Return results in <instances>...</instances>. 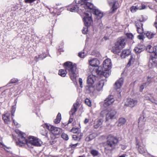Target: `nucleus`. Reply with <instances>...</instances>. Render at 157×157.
I'll list each match as a JSON object with an SVG mask.
<instances>
[{
	"label": "nucleus",
	"instance_id": "f257e3e1",
	"mask_svg": "<svg viewBox=\"0 0 157 157\" xmlns=\"http://www.w3.org/2000/svg\"><path fill=\"white\" fill-rule=\"evenodd\" d=\"M65 70L60 69L59 71V75L62 77H65L67 71L69 72L71 79L73 81H75L76 77V67L75 64H73L70 62H66L64 64Z\"/></svg>",
	"mask_w": 157,
	"mask_h": 157
},
{
	"label": "nucleus",
	"instance_id": "f03ea898",
	"mask_svg": "<svg viewBox=\"0 0 157 157\" xmlns=\"http://www.w3.org/2000/svg\"><path fill=\"white\" fill-rule=\"evenodd\" d=\"M111 60L109 59H106L103 62V67L101 66L98 67L96 72L99 75L107 77L110 73V69L111 68Z\"/></svg>",
	"mask_w": 157,
	"mask_h": 157
},
{
	"label": "nucleus",
	"instance_id": "7ed1b4c3",
	"mask_svg": "<svg viewBox=\"0 0 157 157\" xmlns=\"http://www.w3.org/2000/svg\"><path fill=\"white\" fill-rule=\"evenodd\" d=\"M77 12L79 13L81 16H83V21L86 27H83L82 29V33L84 34L87 33L88 26H90L92 22L91 18V13L90 10H76Z\"/></svg>",
	"mask_w": 157,
	"mask_h": 157
},
{
	"label": "nucleus",
	"instance_id": "20e7f679",
	"mask_svg": "<svg viewBox=\"0 0 157 157\" xmlns=\"http://www.w3.org/2000/svg\"><path fill=\"white\" fill-rule=\"evenodd\" d=\"M88 0H81L79 1V3L78 5L71 6L72 7L70 10H78L79 7L78 6H80L82 7H83L85 9H89L90 10H97L96 7L94 6L93 4L89 2H87Z\"/></svg>",
	"mask_w": 157,
	"mask_h": 157
},
{
	"label": "nucleus",
	"instance_id": "39448f33",
	"mask_svg": "<svg viewBox=\"0 0 157 157\" xmlns=\"http://www.w3.org/2000/svg\"><path fill=\"white\" fill-rule=\"evenodd\" d=\"M25 140L26 143L24 144L23 145L27 144L28 146L30 147L32 146H40L42 143L40 140L33 136H29L28 140L25 138Z\"/></svg>",
	"mask_w": 157,
	"mask_h": 157
},
{
	"label": "nucleus",
	"instance_id": "423d86ee",
	"mask_svg": "<svg viewBox=\"0 0 157 157\" xmlns=\"http://www.w3.org/2000/svg\"><path fill=\"white\" fill-rule=\"evenodd\" d=\"M118 140L116 138L111 136H109L105 146V149L107 150H111L114 148Z\"/></svg>",
	"mask_w": 157,
	"mask_h": 157
},
{
	"label": "nucleus",
	"instance_id": "0eeeda50",
	"mask_svg": "<svg viewBox=\"0 0 157 157\" xmlns=\"http://www.w3.org/2000/svg\"><path fill=\"white\" fill-rule=\"evenodd\" d=\"M104 113H105L106 120L108 121L109 120L116 118L117 112L115 110L109 109L102 111L101 114H102Z\"/></svg>",
	"mask_w": 157,
	"mask_h": 157
},
{
	"label": "nucleus",
	"instance_id": "6e6552de",
	"mask_svg": "<svg viewBox=\"0 0 157 157\" xmlns=\"http://www.w3.org/2000/svg\"><path fill=\"white\" fill-rule=\"evenodd\" d=\"M15 132L19 135L18 141L17 142V144L20 146H22L23 144L26 143L25 140V134L18 130H16Z\"/></svg>",
	"mask_w": 157,
	"mask_h": 157
},
{
	"label": "nucleus",
	"instance_id": "1a4fd4ad",
	"mask_svg": "<svg viewBox=\"0 0 157 157\" xmlns=\"http://www.w3.org/2000/svg\"><path fill=\"white\" fill-rule=\"evenodd\" d=\"M44 127H45L48 129L50 130L53 134L55 135H58L62 132V130L61 128L55 127L48 124H45L44 125Z\"/></svg>",
	"mask_w": 157,
	"mask_h": 157
},
{
	"label": "nucleus",
	"instance_id": "9d476101",
	"mask_svg": "<svg viewBox=\"0 0 157 157\" xmlns=\"http://www.w3.org/2000/svg\"><path fill=\"white\" fill-rule=\"evenodd\" d=\"M146 51L150 53L151 59L153 60L154 59L157 58V53L155 52V48H154L150 45H148L146 48Z\"/></svg>",
	"mask_w": 157,
	"mask_h": 157
},
{
	"label": "nucleus",
	"instance_id": "9b49d317",
	"mask_svg": "<svg viewBox=\"0 0 157 157\" xmlns=\"http://www.w3.org/2000/svg\"><path fill=\"white\" fill-rule=\"evenodd\" d=\"M114 101V99L113 95H109L104 100V106L107 107L112 104Z\"/></svg>",
	"mask_w": 157,
	"mask_h": 157
},
{
	"label": "nucleus",
	"instance_id": "f8f14e48",
	"mask_svg": "<svg viewBox=\"0 0 157 157\" xmlns=\"http://www.w3.org/2000/svg\"><path fill=\"white\" fill-rule=\"evenodd\" d=\"M126 41V38L122 37L119 39L116 43L122 49L124 47Z\"/></svg>",
	"mask_w": 157,
	"mask_h": 157
},
{
	"label": "nucleus",
	"instance_id": "ddd939ff",
	"mask_svg": "<svg viewBox=\"0 0 157 157\" xmlns=\"http://www.w3.org/2000/svg\"><path fill=\"white\" fill-rule=\"evenodd\" d=\"M108 2L110 6H112V10H116L119 6L118 2L115 0H108Z\"/></svg>",
	"mask_w": 157,
	"mask_h": 157
},
{
	"label": "nucleus",
	"instance_id": "4468645a",
	"mask_svg": "<svg viewBox=\"0 0 157 157\" xmlns=\"http://www.w3.org/2000/svg\"><path fill=\"white\" fill-rule=\"evenodd\" d=\"M137 102L136 100L129 98L127 99L126 104L130 107H133L137 105Z\"/></svg>",
	"mask_w": 157,
	"mask_h": 157
},
{
	"label": "nucleus",
	"instance_id": "2eb2a0df",
	"mask_svg": "<svg viewBox=\"0 0 157 157\" xmlns=\"http://www.w3.org/2000/svg\"><path fill=\"white\" fill-rule=\"evenodd\" d=\"M90 65L93 67H97L99 64V62L96 58H93L89 60Z\"/></svg>",
	"mask_w": 157,
	"mask_h": 157
},
{
	"label": "nucleus",
	"instance_id": "dca6fc26",
	"mask_svg": "<svg viewBox=\"0 0 157 157\" xmlns=\"http://www.w3.org/2000/svg\"><path fill=\"white\" fill-rule=\"evenodd\" d=\"M10 116V114L8 113H7L3 115L2 119L5 123L8 124L10 122L11 119Z\"/></svg>",
	"mask_w": 157,
	"mask_h": 157
},
{
	"label": "nucleus",
	"instance_id": "f3484780",
	"mask_svg": "<svg viewBox=\"0 0 157 157\" xmlns=\"http://www.w3.org/2000/svg\"><path fill=\"white\" fill-rule=\"evenodd\" d=\"M95 15L96 18L98 19H101L103 16V13L101 10H92Z\"/></svg>",
	"mask_w": 157,
	"mask_h": 157
},
{
	"label": "nucleus",
	"instance_id": "a211bd4d",
	"mask_svg": "<svg viewBox=\"0 0 157 157\" xmlns=\"http://www.w3.org/2000/svg\"><path fill=\"white\" fill-rule=\"evenodd\" d=\"M78 104L79 103L78 102L73 104V107L69 112V114L70 115L72 116L74 115L75 112L77 111Z\"/></svg>",
	"mask_w": 157,
	"mask_h": 157
},
{
	"label": "nucleus",
	"instance_id": "6ab92c4d",
	"mask_svg": "<svg viewBox=\"0 0 157 157\" xmlns=\"http://www.w3.org/2000/svg\"><path fill=\"white\" fill-rule=\"evenodd\" d=\"M124 79L122 78H120L117 80L115 83V86L116 89H120L123 83Z\"/></svg>",
	"mask_w": 157,
	"mask_h": 157
},
{
	"label": "nucleus",
	"instance_id": "aec40b11",
	"mask_svg": "<svg viewBox=\"0 0 157 157\" xmlns=\"http://www.w3.org/2000/svg\"><path fill=\"white\" fill-rule=\"evenodd\" d=\"M145 49V47L144 45H138L135 48L134 50L136 53L138 54L144 51Z\"/></svg>",
	"mask_w": 157,
	"mask_h": 157
},
{
	"label": "nucleus",
	"instance_id": "412c9836",
	"mask_svg": "<svg viewBox=\"0 0 157 157\" xmlns=\"http://www.w3.org/2000/svg\"><path fill=\"white\" fill-rule=\"evenodd\" d=\"M96 80L95 77L93 75H90L88 77L87 82L88 84L92 85Z\"/></svg>",
	"mask_w": 157,
	"mask_h": 157
},
{
	"label": "nucleus",
	"instance_id": "4be33fe9",
	"mask_svg": "<svg viewBox=\"0 0 157 157\" xmlns=\"http://www.w3.org/2000/svg\"><path fill=\"white\" fill-rule=\"evenodd\" d=\"M126 122V120L125 118L121 117L119 118L117 123V125L118 126H121L125 124Z\"/></svg>",
	"mask_w": 157,
	"mask_h": 157
},
{
	"label": "nucleus",
	"instance_id": "5701e85b",
	"mask_svg": "<svg viewBox=\"0 0 157 157\" xmlns=\"http://www.w3.org/2000/svg\"><path fill=\"white\" fill-rule=\"evenodd\" d=\"M121 49L120 47L116 43L115 45L113 47L112 51L113 53L116 54L119 52Z\"/></svg>",
	"mask_w": 157,
	"mask_h": 157
},
{
	"label": "nucleus",
	"instance_id": "b1692460",
	"mask_svg": "<svg viewBox=\"0 0 157 157\" xmlns=\"http://www.w3.org/2000/svg\"><path fill=\"white\" fill-rule=\"evenodd\" d=\"M147 6H145L144 4H142V5L140 6H133L131 7L130 8V10H137L138 9H139L140 10L144 9H147Z\"/></svg>",
	"mask_w": 157,
	"mask_h": 157
},
{
	"label": "nucleus",
	"instance_id": "393cba45",
	"mask_svg": "<svg viewBox=\"0 0 157 157\" xmlns=\"http://www.w3.org/2000/svg\"><path fill=\"white\" fill-rule=\"evenodd\" d=\"M130 51L129 50H123L121 55V56L122 58L124 59L125 58V57L129 55Z\"/></svg>",
	"mask_w": 157,
	"mask_h": 157
},
{
	"label": "nucleus",
	"instance_id": "a878e982",
	"mask_svg": "<svg viewBox=\"0 0 157 157\" xmlns=\"http://www.w3.org/2000/svg\"><path fill=\"white\" fill-rule=\"evenodd\" d=\"M103 122V120L101 119H99L95 121L94 123V127L95 128H97L101 125Z\"/></svg>",
	"mask_w": 157,
	"mask_h": 157
},
{
	"label": "nucleus",
	"instance_id": "bb28decb",
	"mask_svg": "<svg viewBox=\"0 0 157 157\" xmlns=\"http://www.w3.org/2000/svg\"><path fill=\"white\" fill-rule=\"evenodd\" d=\"M136 144L137 146L138 145L139 147L138 148V150L140 153V154H143L145 152V148L141 146H140L139 145V142L138 141V140L136 138Z\"/></svg>",
	"mask_w": 157,
	"mask_h": 157
},
{
	"label": "nucleus",
	"instance_id": "cd10ccee",
	"mask_svg": "<svg viewBox=\"0 0 157 157\" xmlns=\"http://www.w3.org/2000/svg\"><path fill=\"white\" fill-rule=\"evenodd\" d=\"M144 97L145 100H148L149 101L152 103L155 102V101L153 98L152 95L151 94H146L145 95Z\"/></svg>",
	"mask_w": 157,
	"mask_h": 157
},
{
	"label": "nucleus",
	"instance_id": "c85d7f7f",
	"mask_svg": "<svg viewBox=\"0 0 157 157\" xmlns=\"http://www.w3.org/2000/svg\"><path fill=\"white\" fill-rule=\"evenodd\" d=\"M104 82L103 81L101 80L99 81L96 86V89L97 90L99 91L101 90L104 86Z\"/></svg>",
	"mask_w": 157,
	"mask_h": 157
},
{
	"label": "nucleus",
	"instance_id": "c756f323",
	"mask_svg": "<svg viewBox=\"0 0 157 157\" xmlns=\"http://www.w3.org/2000/svg\"><path fill=\"white\" fill-rule=\"evenodd\" d=\"M96 136V135L94 133L90 134L85 139V140L86 141H90L93 139Z\"/></svg>",
	"mask_w": 157,
	"mask_h": 157
},
{
	"label": "nucleus",
	"instance_id": "7c9ffc66",
	"mask_svg": "<svg viewBox=\"0 0 157 157\" xmlns=\"http://www.w3.org/2000/svg\"><path fill=\"white\" fill-rule=\"evenodd\" d=\"M145 121V120L143 116H141L139 119L138 125L140 126L144 124Z\"/></svg>",
	"mask_w": 157,
	"mask_h": 157
},
{
	"label": "nucleus",
	"instance_id": "2f4dec72",
	"mask_svg": "<svg viewBox=\"0 0 157 157\" xmlns=\"http://www.w3.org/2000/svg\"><path fill=\"white\" fill-rule=\"evenodd\" d=\"M155 34V33L149 31H147L146 33V36L149 39L152 38Z\"/></svg>",
	"mask_w": 157,
	"mask_h": 157
},
{
	"label": "nucleus",
	"instance_id": "473e14b6",
	"mask_svg": "<svg viewBox=\"0 0 157 157\" xmlns=\"http://www.w3.org/2000/svg\"><path fill=\"white\" fill-rule=\"evenodd\" d=\"M142 18H140V19L139 21L140 22H137L136 23V26L137 28V29L140 28V27H142L143 25V24L141 23V22L143 21H144L143 17L142 16Z\"/></svg>",
	"mask_w": 157,
	"mask_h": 157
},
{
	"label": "nucleus",
	"instance_id": "72a5a7b5",
	"mask_svg": "<svg viewBox=\"0 0 157 157\" xmlns=\"http://www.w3.org/2000/svg\"><path fill=\"white\" fill-rule=\"evenodd\" d=\"M86 89L89 92H93L95 90V88L92 85L87 86L86 87Z\"/></svg>",
	"mask_w": 157,
	"mask_h": 157
},
{
	"label": "nucleus",
	"instance_id": "f704fd0d",
	"mask_svg": "<svg viewBox=\"0 0 157 157\" xmlns=\"http://www.w3.org/2000/svg\"><path fill=\"white\" fill-rule=\"evenodd\" d=\"M61 115L60 113H59L57 115L56 118L54 120V122L55 123L57 124L59 123L61 120Z\"/></svg>",
	"mask_w": 157,
	"mask_h": 157
},
{
	"label": "nucleus",
	"instance_id": "c9c22d12",
	"mask_svg": "<svg viewBox=\"0 0 157 157\" xmlns=\"http://www.w3.org/2000/svg\"><path fill=\"white\" fill-rule=\"evenodd\" d=\"M149 84V83L148 82H146L142 84L140 86V90L141 92H142L144 89L146 88L147 86Z\"/></svg>",
	"mask_w": 157,
	"mask_h": 157
},
{
	"label": "nucleus",
	"instance_id": "e433bc0d",
	"mask_svg": "<svg viewBox=\"0 0 157 157\" xmlns=\"http://www.w3.org/2000/svg\"><path fill=\"white\" fill-rule=\"evenodd\" d=\"M135 56L132 55L131 56L129 60L128 63L127 64V65L130 66V65L133 63L135 60Z\"/></svg>",
	"mask_w": 157,
	"mask_h": 157
},
{
	"label": "nucleus",
	"instance_id": "4c0bfd02",
	"mask_svg": "<svg viewBox=\"0 0 157 157\" xmlns=\"http://www.w3.org/2000/svg\"><path fill=\"white\" fill-rule=\"evenodd\" d=\"M86 55V53L84 51H82L78 53L79 57L81 58H84Z\"/></svg>",
	"mask_w": 157,
	"mask_h": 157
},
{
	"label": "nucleus",
	"instance_id": "58836bf2",
	"mask_svg": "<svg viewBox=\"0 0 157 157\" xmlns=\"http://www.w3.org/2000/svg\"><path fill=\"white\" fill-rule=\"evenodd\" d=\"M90 153L93 156H96L98 155L99 153L97 150H93L91 151Z\"/></svg>",
	"mask_w": 157,
	"mask_h": 157
},
{
	"label": "nucleus",
	"instance_id": "ea45409f",
	"mask_svg": "<svg viewBox=\"0 0 157 157\" xmlns=\"http://www.w3.org/2000/svg\"><path fill=\"white\" fill-rule=\"evenodd\" d=\"M85 103L89 106H91V102L88 98H86L85 99Z\"/></svg>",
	"mask_w": 157,
	"mask_h": 157
},
{
	"label": "nucleus",
	"instance_id": "a19ab883",
	"mask_svg": "<svg viewBox=\"0 0 157 157\" xmlns=\"http://www.w3.org/2000/svg\"><path fill=\"white\" fill-rule=\"evenodd\" d=\"M61 137L63 139L66 140L68 139V135L65 133H63L61 135Z\"/></svg>",
	"mask_w": 157,
	"mask_h": 157
},
{
	"label": "nucleus",
	"instance_id": "79ce46f5",
	"mask_svg": "<svg viewBox=\"0 0 157 157\" xmlns=\"http://www.w3.org/2000/svg\"><path fill=\"white\" fill-rule=\"evenodd\" d=\"M81 137L80 136H77V135H73V138L75 140H80Z\"/></svg>",
	"mask_w": 157,
	"mask_h": 157
},
{
	"label": "nucleus",
	"instance_id": "37998d69",
	"mask_svg": "<svg viewBox=\"0 0 157 157\" xmlns=\"http://www.w3.org/2000/svg\"><path fill=\"white\" fill-rule=\"evenodd\" d=\"M137 31L138 33L140 34H142L143 33V29L142 27H140V28L137 29Z\"/></svg>",
	"mask_w": 157,
	"mask_h": 157
},
{
	"label": "nucleus",
	"instance_id": "c03bdc74",
	"mask_svg": "<svg viewBox=\"0 0 157 157\" xmlns=\"http://www.w3.org/2000/svg\"><path fill=\"white\" fill-rule=\"evenodd\" d=\"M71 132L73 133H76L78 132V129L77 128H73L71 129Z\"/></svg>",
	"mask_w": 157,
	"mask_h": 157
},
{
	"label": "nucleus",
	"instance_id": "a18cd8bd",
	"mask_svg": "<svg viewBox=\"0 0 157 157\" xmlns=\"http://www.w3.org/2000/svg\"><path fill=\"white\" fill-rule=\"evenodd\" d=\"M41 133L42 135L44 136H46L47 135L48 133V131L44 129V130L41 131Z\"/></svg>",
	"mask_w": 157,
	"mask_h": 157
},
{
	"label": "nucleus",
	"instance_id": "49530a36",
	"mask_svg": "<svg viewBox=\"0 0 157 157\" xmlns=\"http://www.w3.org/2000/svg\"><path fill=\"white\" fill-rule=\"evenodd\" d=\"M127 37L132 39L133 38V35L131 33H127L126 34Z\"/></svg>",
	"mask_w": 157,
	"mask_h": 157
},
{
	"label": "nucleus",
	"instance_id": "de8ad7c7",
	"mask_svg": "<svg viewBox=\"0 0 157 157\" xmlns=\"http://www.w3.org/2000/svg\"><path fill=\"white\" fill-rule=\"evenodd\" d=\"M18 80L16 78H13L10 81V83H14L17 82Z\"/></svg>",
	"mask_w": 157,
	"mask_h": 157
},
{
	"label": "nucleus",
	"instance_id": "09e8293b",
	"mask_svg": "<svg viewBox=\"0 0 157 157\" xmlns=\"http://www.w3.org/2000/svg\"><path fill=\"white\" fill-rule=\"evenodd\" d=\"M70 118L69 120L68 123H71L73 120V116L70 115Z\"/></svg>",
	"mask_w": 157,
	"mask_h": 157
},
{
	"label": "nucleus",
	"instance_id": "8fccbe9b",
	"mask_svg": "<svg viewBox=\"0 0 157 157\" xmlns=\"http://www.w3.org/2000/svg\"><path fill=\"white\" fill-rule=\"evenodd\" d=\"M79 82L80 84V87L81 88H82V79L81 78H79Z\"/></svg>",
	"mask_w": 157,
	"mask_h": 157
},
{
	"label": "nucleus",
	"instance_id": "3c124183",
	"mask_svg": "<svg viewBox=\"0 0 157 157\" xmlns=\"http://www.w3.org/2000/svg\"><path fill=\"white\" fill-rule=\"evenodd\" d=\"M137 38L140 40H143L144 37L143 35H139L137 36Z\"/></svg>",
	"mask_w": 157,
	"mask_h": 157
},
{
	"label": "nucleus",
	"instance_id": "603ef678",
	"mask_svg": "<svg viewBox=\"0 0 157 157\" xmlns=\"http://www.w3.org/2000/svg\"><path fill=\"white\" fill-rule=\"evenodd\" d=\"M154 25L157 30V15L156 16V19L154 24Z\"/></svg>",
	"mask_w": 157,
	"mask_h": 157
},
{
	"label": "nucleus",
	"instance_id": "864d4df0",
	"mask_svg": "<svg viewBox=\"0 0 157 157\" xmlns=\"http://www.w3.org/2000/svg\"><path fill=\"white\" fill-rule=\"evenodd\" d=\"M78 144V143H77V144H71L70 145V146H71V147L72 148H74L75 147H76Z\"/></svg>",
	"mask_w": 157,
	"mask_h": 157
},
{
	"label": "nucleus",
	"instance_id": "5fc2aeb1",
	"mask_svg": "<svg viewBox=\"0 0 157 157\" xmlns=\"http://www.w3.org/2000/svg\"><path fill=\"white\" fill-rule=\"evenodd\" d=\"M35 0H25V2L26 3H31Z\"/></svg>",
	"mask_w": 157,
	"mask_h": 157
},
{
	"label": "nucleus",
	"instance_id": "6e6d98bb",
	"mask_svg": "<svg viewBox=\"0 0 157 157\" xmlns=\"http://www.w3.org/2000/svg\"><path fill=\"white\" fill-rule=\"evenodd\" d=\"M89 120L87 118H86L84 121V123L85 124H87L89 122Z\"/></svg>",
	"mask_w": 157,
	"mask_h": 157
},
{
	"label": "nucleus",
	"instance_id": "4d7b16f0",
	"mask_svg": "<svg viewBox=\"0 0 157 157\" xmlns=\"http://www.w3.org/2000/svg\"><path fill=\"white\" fill-rule=\"evenodd\" d=\"M46 57V56H44V57L43 58H42V55H40L39 56V58L40 59H43L44 58Z\"/></svg>",
	"mask_w": 157,
	"mask_h": 157
},
{
	"label": "nucleus",
	"instance_id": "13d9d810",
	"mask_svg": "<svg viewBox=\"0 0 157 157\" xmlns=\"http://www.w3.org/2000/svg\"><path fill=\"white\" fill-rule=\"evenodd\" d=\"M15 110H14V109H13L11 111V114L12 116H14V113L15 112Z\"/></svg>",
	"mask_w": 157,
	"mask_h": 157
},
{
	"label": "nucleus",
	"instance_id": "bf43d9fd",
	"mask_svg": "<svg viewBox=\"0 0 157 157\" xmlns=\"http://www.w3.org/2000/svg\"><path fill=\"white\" fill-rule=\"evenodd\" d=\"M4 146V145L1 143L0 142V147H3Z\"/></svg>",
	"mask_w": 157,
	"mask_h": 157
},
{
	"label": "nucleus",
	"instance_id": "052dcab7",
	"mask_svg": "<svg viewBox=\"0 0 157 157\" xmlns=\"http://www.w3.org/2000/svg\"><path fill=\"white\" fill-rule=\"evenodd\" d=\"M50 12L52 13H54V10H50Z\"/></svg>",
	"mask_w": 157,
	"mask_h": 157
},
{
	"label": "nucleus",
	"instance_id": "680f3d73",
	"mask_svg": "<svg viewBox=\"0 0 157 157\" xmlns=\"http://www.w3.org/2000/svg\"><path fill=\"white\" fill-rule=\"evenodd\" d=\"M13 121L15 125H16L17 124V123L16 122H15L14 121V120H13Z\"/></svg>",
	"mask_w": 157,
	"mask_h": 157
},
{
	"label": "nucleus",
	"instance_id": "e2e57ef3",
	"mask_svg": "<svg viewBox=\"0 0 157 157\" xmlns=\"http://www.w3.org/2000/svg\"><path fill=\"white\" fill-rule=\"evenodd\" d=\"M119 157H125V156L124 155H122L120 156Z\"/></svg>",
	"mask_w": 157,
	"mask_h": 157
},
{
	"label": "nucleus",
	"instance_id": "0e129e2a",
	"mask_svg": "<svg viewBox=\"0 0 157 157\" xmlns=\"http://www.w3.org/2000/svg\"><path fill=\"white\" fill-rule=\"evenodd\" d=\"M135 10H131V11H132V12H134V11Z\"/></svg>",
	"mask_w": 157,
	"mask_h": 157
},
{
	"label": "nucleus",
	"instance_id": "69168bd1",
	"mask_svg": "<svg viewBox=\"0 0 157 157\" xmlns=\"http://www.w3.org/2000/svg\"><path fill=\"white\" fill-rule=\"evenodd\" d=\"M83 157V156H79V157Z\"/></svg>",
	"mask_w": 157,
	"mask_h": 157
},
{
	"label": "nucleus",
	"instance_id": "338daca9",
	"mask_svg": "<svg viewBox=\"0 0 157 157\" xmlns=\"http://www.w3.org/2000/svg\"><path fill=\"white\" fill-rule=\"evenodd\" d=\"M56 14H55V13H54V14L53 15V16H55V15Z\"/></svg>",
	"mask_w": 157,
	"mask_h": 157
},
{
	"label": "nucleus",
	"instance_id": "774afa93",
	"mask_svg": "<svg viewBox=\"0 0 157 157\" xmlns=\"http://www.w3.org/2000/svg\"><path fill=\"white\" fill-rule=\"evenodd\" d=\"M70 11H71V12H73V10H70Z\"/></svg>",
	"mask_w": 157,
	"mask_h": 157
}]
</instances>
